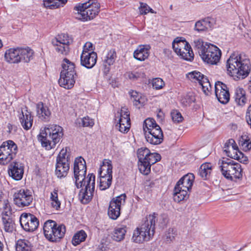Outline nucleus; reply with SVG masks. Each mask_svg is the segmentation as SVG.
Returning a JSON list of instances; mask_svg holds the SVG:
<instances>
[{"label":"nucleus","mask_w":251,"mask_h":251,"mask_svg":"<svg viewBox=\"0 0 251 251\" xmlns=\"http://www.w3.org/2000/svg\"><path fill=\"white\" fill-rule=\"evenodd\" d=\"M227 74L234 79H243L251 72L249 59L244 54L233 52L226 61Z\"/></svg>","instance_id":"nucleus-1"},{"label":"nucleus","mask_w":251,"mask_h":251,"mask_svg":"<svg viewBox=\"0 0 251 251\" xmlns=\"http://www.w3.org/2000/svg\"><path fill=\"white\" fill-rule=\"evenodd\" d=\"M157 214L153 213L146 217L140 227H137L133 233L132 241L136 243H142L149 241L154 235Z\"/></svg>","instance_id":"nucleus-2"},{"label":"nucleus","mask_w":251,"mask_h":251,"mask_svg":"<svg viewBox=\"0 0 251 251\" xmlns=\"http://www.w3.org/2000/svg\"><path fill=\"white\" fill-rule=\"evenodd\" d=\"M63 128L57 125H49L46 126L44 131L38 135V139L42 146L47 150L54 148L63 137Z\"/></svg>","instance_id":"nucleus-3"},{"label":"nucleus","mask_w":251,"mask_h":251,"mask_svg":"<svg viewBox=\"0 0 251 251\" xmlns=\"http://www.w3.org/2000/svg\"><path fill=\"white\" fill-rule=\"evenodd\" d=\"M146 141L152 145H159L163 141V134L161 127L152 118H147L143 125Z\"/></svg>","instance_id":"nucleus-4"},{"label":"nucleus","mask_w":251,"mask_h":251,"mask_svg":"<svg viewBox=\"0 0 251 251\" xmlns=\"http://www.w3.org/2000/svg\"><path fill=\"white\" fill-rule=\"evenodd\" d=\"M100 4L98 0H89L88 1L78 3L74 8L77 11L76 18L82 21L93 19L99 13Z\"/></svg>","instance_id":"nucleus-5"},{"label":"nucleus","mask_w":251,"mask_h":251,"mask_svg":"<svg viewBox=\"0 0 251 251\" xmlns=\"http://www.w3.org/2000/svg\"><path fill=\"white\" fill-rule=\"evenodd\" d=\"M195 179L193 174L188 173L182 176L176 183L174 189V200L177 202L188 198Z\"/></svg>","instance_id":"nucleus-6"},{"label":"nucleus","mask_w":251,"mask_h":251,"mask_svg":"<svg viewBox=\"0 0 251 251\" xmlns=\"http://www.w3.org/2000/svg\"><path fill=\"white\" fill-rule=\"evenodd\" d=\"M219 166L222 174L227 179L240 178L242 176L241 165L229 159L220 160Z\"/></svg>","instance_id":"nucleus-7"},{"label":"nucleus","mask_w":251,"mask_h":251,"mask_svg":"<svg viewBox=\"0 0 251 251\" xmlns=\"http://www.w3.org/2000/svg\"><path fill=\"white\" fill-rule=\"evenodd\" d=\"M43 231L45 237L49 241L57 242L64 237L66 227L63 225H58L55 221L49 220L44 223Z\"/></svg>","instance_id":"nucleus-8"},{"label":"nucleus","mask_w":251,"mask_h":251,"mask_svg":"<svg viewBox=\"0 0 251 251\" xmlns=\"http://www.w3.org/2000/svg\"><path fill=\"white\" fill-rule=\"evenodd\" d=\"M82 188L79 193V199L83 204H87L93 198L95 187V176L93 174H89L83 181Z\"/></svg>","instance_id":"nucleus-9"},{"label":"nucleus","mask_w":251,"mask_h":251,"mask_svg":"<svg viewBox=\"0 0 251 251\" xmlns=\"http://www.w3.org/2000/svg\"><path fill=\"white\" fill-rule=\"evenodd\" d=\"M18 152L17 145L12 140L2 143L0 146V164L6 165L15 158Z\"/></svg>","instance_id":"nucleus-10"},{"label":"nucleus","mask_w":251,"mask_h":251,"mask_svg":"<svg viewBox=\"0 0 251 251\" xmlns=\"http://www.w3.org/2000/svg\"><path fill=\"white\" fill-rule=\"evenodd\" d=\"M86 171V164L85 160L81 157L76 158L74 165V174L75 185L77 188L82 186Z\"/></svg>","instance_id":"nucleus-11"},{"label":"nucleus","mask_w":251,"mask_h":251,"mask_svg":"<svg viewBox=\"0 0 251 251\" xmlns=\"http://www.w3.org/2000/svg\"><path fill=\"white\" fill-rule=\"evenodd\" d=\"M221 56V52L216 46L209 44L205 49L203 53L200 56L202 60L211 65H216L219 61Z\"/></svg>","instance_id":"nucleus-12"},{"label":"nucleus","mask_w":251,"mask_h":251,"mask_svg":"<svg viewBox=\"0 0 251 251\" xmlns=\"http://www.w3.org/2000/svg\"><path fill=\"white\" fill-rule=\"evenodd\" d=\"M126 195L122 194L113 198L110 202L108 215L112 220H116L121 214V205L125 203Z\"/></svg>","instance_id":"nucleus-13"},{"label":"nucleus","mask_w":251,"mask_h":251,"mask_svg":"<svg viewBox=\"0 0 251 251\" xmlns=\"http://www.w3.org/2000/svg\"><path fill=\"white\" fill-rule=\"evenodd\" d=\"M14 203L20 207L29 205L33 201L31 192L25 189H21L15 192L13 196Z\"/></svg>","instance_id":"nucleus-14"},{"label":"nucleus","mask_w":251,"mask_h":251,"mask_svg":"<svg viewBox=\"0 0 251 251\" xmlns=\"http://www.w3.org/2000/svg\"><path fill=\"white\" fill-rule=\"evenodd\" d=\"M187 77L192 81H197L206 95H208L210 93L211 84L206 76L199 72L193 71L187 74Z\"/></svg>","instance_id":"nucleus-15"},{"label":"nucleus","mask_w":251,"mask_h":251,"mask_svg":"<svg viewBox=\"0 0 251 251\" xmlns=\"http://www.w3.org/2000/svg\"><path fill=\"white\" fill-rule=\"evenodd\" d=\"M20 222L23 229L29 232L36 229L39 224V220L35 216L30 213H23Z\"/></svg>","instance_id":"nucleus-16"},{"label":"nucleus","mask_w":251,"mask_h":251,"mask_svg":"<svg viewBox=\"0 0 251 251\" xmlns=\"http://www.w3.org/2000/svg\"><path fill=\"white\" fill-rule=\"evenodd\" d=\"M118 122L116 125V128L122 133L128 131L130 126L129 112L125 107H122L119 114Z\"/></svg>","instance_id":"nucleus-17"},{"label":"nucleus","mask_w":251,"mask_h":251,"mask_svg":"<svg viewBox=\"0 0 251 251\" xmlns=\"http://www.w3.org/2000/svg\"><path fill=\"white\" fill-rule=\"evenodd\" d=\"M215 92L218 100L222 103H227L230 99L229 90L227 86L221 81L215 84Z\"/></svg>","instance_id":"nucleus-18"},{"label":"nucleus","mask_w":251,"mask_h":251,"mask_svg":"<svg viewBox=\"0 0 251 251\" xmlns=\"http://www.w3.org/2000/svg\"><path fill=\"white\" fill-rule=\"evenodd\" d=\"M161 158V155L159 153L150 152L145 163L142 165H139L140 172L145 175H148L151 172V166L160 161Z\"/></svg>","instance_id":"nucleus-19"},{"label":"nucleus","mask_w":251,"mask_h":251,"mask_svg":"<svg viewBox=\"0 0 251 251\" xmlns=\"http://www.w3.org/2000/svg\"><path fill=\"white\" fill-rule=\"evenodd\" d=\"M97 54L94 51H82L80 56L81 65L87 69L92 68L96 64Z\"/></svg>","instance_id":"nucleus-20"},{"label":"nucleus","mask_w":251,"mask_h":251,"mask_svg":"<svg viewBox=\"0 0 251 251\" xmlns=\"http://www.w3.org/2000/svg\"><path fill=\"white\" fill-rule=\"evenodd\" d=\"M24 172V166L21 163L13 162L9 166V175L16 180H20L22 178Z\"/></svg>","instance_id":"nucleus-21"},{"label":"nucleus","mask_w":251,"mask_h":251,"mask_svg":"<svg viewBox=\"0 0 251 251\" xmlns=\"http://www.w3.org/2000/svg\"><path fill=\"white\" fill-rule=\"evenodd\" d=\"M36 116L41 121L49 122L50 118L51 112L49 108L43 102H39L36 105Z\"/></svg>","instance_id":"nucleus-22"},{"label":"nucleus","mask_w":251,"mask_h":251,"mask_svg":"<svg viewBox=\"0 0 251 251\" xmlns=\"http://www.w3.org/2000/svg\"><path fill=\"white\" fill-rule=\"evenodd\" d=\"M150 49L151 47L149 45H140L134 51L133 56L139 61H144L149 57Z\"/></svg>","instance_id":"nucleus-23"},{"label":"nucleus","mask_w":251,"mask_h":251,"mask_svg":"<svg viewBox=\"0 0 251 251\" xmlns=\"http://www.w3.org/2000/svg\"><path fill=\"white\" fill-rule=\"evenodd\" d=\"M25 111L22 110L19 119L22 127L25 130H28L32 126L33 116L31 115V112L27 110V107H25Z\"/></svg>","instance_id":"nucleus-24"},{"label":"nucleus","mask_w":251,"mask_h":251,"mask_svg":"<svg viewBox=\"0 0 251 251\" xmlns=\"http://www.w3.org/2000/svg\"><path fill=\"white\" fill-rule=\"evenodd\" d=\"M226 146L229 147L231 151H236L234 154H232V153L230 154V155H229L230 158L239 160L240 162L245 160V159H244L245 157L243 153L239 151L238 148L233 139H230L228 140L226 142ZM245 158L246 157H245Z\"/></svg>","instance_id":"nucleus-25"},{"label":"nucleus","mask_w":251,"mask_h":251,"mask_svg":"<svg viewBox=\"0 0 251 251\" xmlns=\"http://www.w3.org/2000/svg\"><path fill=\"white\" fill-rule=\"evenodd\" d=\"M117 58V53L114 49L110 50L103 60V72L107 74L110 71V66L112 65Z\"/></svg>","instance_id":"nucleus-26"},{"label":"nucleus","mask_w":251,"mask_h":251,"mask_svg":"<svg viewBox=\"0 0 251 251\" xmlns=\"http://www.w3.org/2000/svg\"><path fill=\"white\" fill-rule=\"evenodd\" d=\"M20 48H10L6 50L4 54L5 60L10 63L20 62Z\"/></svg>","instance_id":"nucleus-27"},{"label":"nucleus","mask_w":251,"mask_h":251,"mask_svg":"<svg viewBox=\"0 0 251 251\" xmlns=\"http://www.w3.org/2000/svg\"><path fill=\"white\" fill-rule=\"evenodd\" d=\"M233 99L236 104L241 106L245 105L248 101L245 90L239 86L234 90Z\"/></svg>","instance_id":"nucleus-28"},{"label":"nucleus","mask_w":251,"mask_h":251,"mask_svg":"<svg viewBox=\"0 0 251 251\" xmlns=\"http://www.w3.org/2000/svg\"><path fill=\"white\" fill-rule=\"evenodd\" d=\"M69 169V162H56L55 174L58 178L65 177L67 176Z\"/></svg>","instance_id":"nucleus-29"},{"label":"nucleus","mask_w":251,"mask_h":251,"mask_svg":"<svg viewBox=\"0 0 251 251\" xmlns=\"http://www.w3.org/2000/svg\"><path fill=\"white\" fill-rule=\"evenodd\" d=\"M112 165L109 160L104 159L99 171V176H112Z\"/></svg>","instance_id":"nucleus-30"},{"label":"nucleus","mask_w":251,"mask_h":251,"mask_svg":"<svg viewBox=\"0 0 251 251\" xmlns=\"http://www.w3.org/2000/svg\"><path fill=\"white\" fill-rule=\"evenodd\" d=\"M212 169V165L210 163H203L200 167L199 175L203 179H207L210 176Z\"/></svg>","instance_id":"nucleus-31"},{"label":"nucleus","mask_w":251,"mask_h":251,"mask_svg":"<svg viewBox=\"0 0 251 251\" xmlns=\"http://www.w3.org/2000/svg\"><path fill=\"white\" fill-rule=\"evenodd\" d=\"M20 62H29L33 58V51L29 48H20Z\"/></svg>","instance_id":"nucleus-32"},{"label":"nucleus","mask_w":251,"mask_h":251,"mask_svg":"<svg viewBox=\"0 0 251 251\" xmlns=\"http://www.w3.org/2000/svg\"><path fill=\"white\" fill-rule=\"evenodd\" d=\"M58 189H54L53 191L50 193V197L51 207L57 210L60 208L61 203V201L59 200L58 197Z\"/></svg>","instance_id":"nucleus-33"},{"label":"nucleus","mask_w":251,"mask_h":251,"mask_svg":"<svg viewBox=\"0 0 251 251\" xmlns=\"http://www.w3.org/2000/svg\"><path fill=\"white\" fill-rule=\"evenodd\" d=\"M75 78V77L69 76H67L66 77H60L58 83L61 87L69 89L74 86Z\"/></svg>","instance_id":"nucleus-34"},{"label":"nucleus","mask_w":251,"mask_h":251,"mask_svg":"<svg viewBox=\"0 0 251 251\" xmlns=\"http://www.w3.org/2000/svg\"><path fill=\"white\" fill-rule=\"evenodd\" d=\"M31 243L27 240L20 239L17 241L16 249L17 251H31Z\"/></svg>","instance_id":"nucleus-35"},{"label":"nucleus","mask_w":251,"mask_h":251,"mask_svg":"<svg viewBox=\"0 0 251 251\" xmlns=\"http://www.w3.org/2000/svg\"><path fill=\"white\" fill-rule=\"evenodd\" d=\"M72 42V40L67 34L62 33L59 35L57 37L52 39V44L53 45H57V44H62L68 45Z\"/></svg>","instance_id":"nucleus-36"},{"label":"nucleus","mask_w":251,"mask_h":251,"mask_svg":"<svg viewBox=\"0 0 251 251\" xmlns=\"http://www.w3.org/2000/svg\"><path fill=\"white\" fill-rule=\"evenodd\" d=\"M126 232V226H125L116 227L113 234V239L117 242L121 241L125 238Z\"/></svg>","instance_id":"nucleus-37"},{"label":"nucleus","mask_w":251,"mask_h":251,"mask_svg":"<svg viewBox=\"0 0 251 251\" xmlns=\"http://www.w3.org/2000/svg\"><path fill=\"white\" fill-rule=\"evenodd\" d=\"M67 1V0H44V5L50 9H55L63 6Z\"/></svg>","instance_id":"nucleus-38"},{"label":"nucleus","mask_w":251,"mask_h":251,"mask_svg":"<svg viewBox=\"0 0 251 251\" xmlns=\"http://www.w3.org/2000/svg\"><path fill=\"white\" fill-rule=\"evenodd\" d=\"M130 95L133 104L138 108H140L144 103L145 100L144 98H142L141 95L135 91L130 92Z\"/></svg>","instance_id":"nucleus-39"},{"label":"nucleus","mask_w":251,"mask_h":251,"mask_svg":"<svg viewBox=\"0 0 251 251\" xmlns=\"http://www.w3.org/2000/svg\"><path fill=\"white\" fill-rule=\"evenodd\" d=\"M188 48L185 47L181 50L180 53H176L185 60L191 61L194 58V53L190 45L188 44Z\"/></svg>","instance_id":"nucleus-40"},{"label":"nucleus","mask_w":251,"mask_h":251,"mask_svg":"<svg viewBox=\"0 0 251 251\" xmlns=\"http://www.w3.org/2000/svg\"><path fill=\"white\" fill-rule=\"evenodd\" d=\"M99 188L101 190H105L108 188L112 182V176H99Z\"/></svg>","instance_id":"nucleus-41"},{"label":"nucleus","mask_w":251,"mask_h":251,"mask_svg":"<svg viewBox=\"0 0 251 251\" xmlns=\"http://www.w3.org/2000/svg\"><path fill=\"white\" fill-rule=\"evenodd\" d=\"M150 151L147 148H141L138 150L137 157L139 160L138 165L145 163L148 157Z\"/></svg>","instance_id":"nucleus-42"},{"label":"nucleus","mask_w":251,"mask_h":251,"mask_svg":"<svg viewBox=\"0 0 251 251\" xmlns=\"http://www.w3.org/2000/svg\"><path fill=\"white\" fill-rule=\"evenodd\" d=\"M188 43L185 40H181L178 39V38H176L174 41L172 46L174 51L176 53H180V52H181V50L185 47L188 48Z\"/></svg>","instance_id":"nucleus-43"},{"label":"nucleus","mask_w":251,"mask_h":251,"mask_svg":"<svg viewBox=\"0 0 251 251\" xmlns=\"http://www.w3.org/2000/svg\"><path fill=\"white\" fill-rule=\"evenodd\" d=\"M194 48L197 50L200 56L203 53L205 49L209 45L207 43H204L201 39H199L194 40Z\"/></svg>","instance_id":"nucleus-44"},{"label":"nucleus","mask_w":251,"mask_h":251,"mask_svg":"<svg viewBox=\"0 0 251 251\" xmlns=\"http://www.w3.org/2000/svg\"><path fill=\"white\" fill-rule=\"evenodd\" d=\"M87 237V234L84 231L81 230L77 232L74 236L72 243L75 246H76L80 244L81 242L84 241Z\"/></svg>","instance_id":"nucleus-45"},{"label":"nucleus","mask_w":251,"mask_h":251,"mask_svg":"<svg viewBox=\"0 0 251 251\" xmlns=\"http://www.w3.org/2000/svg\"><path fill=\"white\" fill-rule=\"evenodd\" d=\"M76 123L79 126L92 127L94 125V121L88 116L84 117L83 118L77 119Z\"/></svg>","instance_id":"nucleus-46"},{"label":"nucleus","mask_w":251,"mask_h":251,"mask_svg":"<svg viewBox=\"0 0 251 251\" xmlns=\"http://www.w3.org/2000/svg\"><path fill=\"white\" fill-rule=\"evenodd\" d=\"M62 67V71H66L68 73H76L74 63L66 58L63 60Z\"/></svg>","instance_id":"nucleus-47"},{"label":"nucleus","mask_w":251,"mask_h":251,"mask_svg":"<svg viewBox=\"0 0 251 251\" xmlns=\"http://www.w3.org/2000/svg\"><path fill=\"white\" fill-rule=\"evenodd\" d=\"M239 143L245 151H248L251 149V141L248 136H242Z\"/></svg>","instance_id":"nucleus-48"},{"label":"nucleus","mask_w":251,"mask_h":251,"mask_svg":"<svg viewBox=\"0 0 251 251\" xmlns=\"http://www.w3.org/2000/svg\"><path fill=\"white\" fill-rule=\"evenodd\" d=\"M3 223L4 225V229L6 232H12L14 229V223L10 218H3Z\"/></svg>","instance_id":"nucleus-49"},{"label":"nucleus","mask_w":251,"mask_h":251,"mask_svg":"<svg viewBox=\"0 0 251 251\" xmlns=\"http://www.w3.org/2000/svg\"><path fill=\"white\" fill-rule=\"evenodd\" d=\"M195 98L192 93H188L183 97H182L180 100L181 103L184 106L189 105L192 102H194Z\"/></svg>","instance_id":"nucleus-50"},{"label":"nucleus","mask_w":251,"mask_h":251,"mask_svg":"<svg viewBox=\"0 0 251 251\" xmlns=\"http://www.w3.org/2000/svg\"><path fill=\"white\" fill-rule=\"evenodd\" d=\"M171 115L172 120L175 123H180L183 120V117L177 110H173L171 111Z\"/></svg>","instance_id":"nucleus-51"},{"label":"nucleus","mask_w":251,"mask_h":251,"mask_svg":"<svg viewBox=\"0 0 251 251\" xmlns=\"http://www.w3.org/2000/svg\"><path fill=\"white\" fill-rule=\"evenodd\" d=\"M55 50L59 53L67 55L69 51V46L62 44H57V45H53Z\"/></svg>","instance_id":"nucleus-52"},{"label":"nucleus","mask_w":251,"mask_h":251,"mask_svg":"<svg viewBox=\"0 0 251 251\" xmlns=\"http://www.w3.org/2000/svg\"><path fill=\"white\" fill-rule=\"evenodd\" d=\"M68 159L69 157L67 155V149H62L57 157L56 162H69Z\"/></svg>","instance_id":"nucleus-53"},{"label":"nucleus","mask_w":251,"mask_h":251,"mask_svg":"<svg viewBox=\"0 0 251 251\" xmlns=\"http://www.w3.org/2000/svg\"><path fill=\"white\" fill-rule=\"evenodd\" d=\"M152 85L154 89L158 90L162 88L165 84L161 78H155L152 79Z\"/></svg>","instance_id":"nucleus-54"},{"label":"nucleus","mask_w":251,"mask_h":251,"mask_svg":"<svg viewBox=\"0 0 251 251\" xmlns=\"http://www.w3.org/2000/svg\"><path fill=\"white\" fill-rule=\"evenodd\" d=\"M195 29L198 31H202L207 30L205 24L203 20L199 21L196 23Z\"/></svg>","instance_id":"nucleus-55"},{"label":"nucleus","mask_w":251,"mask_h":251,"mask_svg":"<svg viewBox=\"0 0 251 251\" xmlns=\"http://www.w3.org/2000/svg\"><path fill=\"white\" fill-rule=\"evenodd\" d=\"M140 7H139L140 14L141 15H146L148 13L149 6L146 3L142 2H140Z\"/></svg>","instance_id":"nucleus-56"},{"label":"nucleus","mask_w":251,"mask_h":251,"mask_svg":"<svg viewBox=\"0 0 251 251\" xmlns=\"http://www.w3.org/2000/svg\"><path fill=\"white\" fill-rule=\"evenodd\" d=\"M3 209L4 210V212L5 213V215H8L11 213V209L10 205V203L8 200H6L3 201Z\"/></svg>","instance_id":"nucleus-57"},{"label":"nucleus","mask_w":251,"mask_h":251,"mask_svg":"<svg viewBox=\"0 0 251 251\" xmlns=\"http://www.w3.org/2000/svg\"><path fill=\"white\" fill-rule=\"evenodd\" d=\"M67 76L76 77L77 76V75L76 73H68V72H66V71H61L60 77H66Z\"/></svg>","instance_id":"nucleus-58"},{"label":"nucleus","mask_w":251,"mask_h":251,"mask_svg":"<svg viewBox=\"0 0 251 251\" xmlns=\"http://www.w3.org/2000/svg\"><path fill=\"white\" fill-rule=\"evenodd\" d=\"M94 51L93 49V44L91 42H86L83 46L82 51Z\"/></svg>","instance_id":"nucleus-59"},{"label":"nucleus","mask_w":251,"mask_h":251,"mask_svg":"<svg viewBox=\"0 0 251 251\" xmlns=\"http://www.w3.org/2000/svg\"><path fill=\"white\" fill-rule=\"evenodd\" d=\"M128 77L131 80H136L139 77V74L137 72H128Z\"/></svg>","instance_id":"nucleus-60"},{"label":"nucleus","mask_w":251,"mask_h":251,"mask_svg":"<svg viewBox=\"0 0 251 251\" xmlns=\"http://www.w3.org/2000/svg\"><path fill=\"white\" fill-rule=\"evenodd\" d=\"M203 22L205 24L206 29L210 28L213 25V23L211 21V19L209 18H206L203 20Z\"/></svg>","instance_id":"nucleus-61"},{"label":"nucleus","mask_w":251,"mask_h":251,"mask_svg":"<svg viewBox=\"0 0 251 251\" xmlns=\"http://www.w3.org/2000/svg\"><path fill=\"white\" fill-rule=\"evenodd\" d=\"M224 151L226 152V154L229 157L230 154H231V151L229 147H226V143L225 144L224 147Z\"/></svg>","instance_id":"nucleus-62"},{"label":"nucleus","mask_w":251,"mask_h":251,"mask_svg":"<svg viewBox=\"0 0 251 251\" xmlns=\"http://www.w3.org/2000/svg\"><path fill=\"white\" fill-rule=\"evenodd\" d=\"M3 197V194L1 191H0V202L2 201Z\"/></svg>","instance_id":"nucleus-63"},{"label":"nucleus","mask_w":251,"mask_h":251,"mask_svg":"<svg viewBox=\"0 0 251 251\" xmlns=\"http://www.w3.org/2000/svg\"><path fill=\"white\" fill-rule=\"evenodd\" d=\"M149 9H150V10H148V13H149V12H151V13H156V12H154V11L152 8H151L150 6H149Z\"/></svg>","instance_id":"nucleus-64"}]
</instances>
